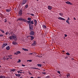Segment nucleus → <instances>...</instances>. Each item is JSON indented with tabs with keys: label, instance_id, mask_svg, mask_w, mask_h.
Returning a JSON list of instances; mask_svg holds the SVG:
<instances>
[{
	"label": "nucleus",
	"instance_id": "338daca9",
	"mask_svg": "<svg viewBox=\"0 0 78 78\" xmlns=\"http://www.w3.org/2000/svg\"><path fill=\"white\" fill-rule=\"evenodd\" d=\"M37 1H38V0H36Z\"/></svg>",
	"mask_w": 78,
	"mask_h": 78
},
{
	"label": "nucleus",
	"instance_id": "f257e3e1",
	"mask_svg": "<svg viewBox=\"0 0 78 78\" xmlns=\"http://www.w3.org/2000/svg\"><path fill=\"white\" fill-rule=\"evenodd\" d=\"M9 38L10 39H14L15 41H17V37H16V36L15 35H12L11 36H10Z\"/></svg>",
	"mask_w": 78,
	"mask_h": 78
},
{
	"label": "nucleus",
	"instance_id": "603ef678",
	"mask_svg": "<svg viewBox=\"0 0 78 78\" xmlns=\"http://www.w3.org/2000/svg\"><path fill=\"white\" fill-rule=\"evenodd\" d=\"M20 71H22V70L21 69H20Z\"/></svg>",
	"mask_w": 78,
	"mask_h": 78
},
{
	"label": "nucleus",
	"instance_id": "72a5a7b5",
	"mask_svg": "<svg viewBox=\"0 0 78 78\" xmlns=\"http://www.w3.org/2000/svg\"><path fill=\"white\" fill-rule=\"evenodd\" d=\"M3 36V34H0V37H2Z\"/></svg>",
	"mask_w": 78,
	"mask_h": 78
},
{
	"label": "nucleus",
	"instance_id": "dca6fc26",
	"mask_svg": "<svg viewBox=\"0 0 78 78\" xmlns=\"http://www.w3.org/2000/svg\"><path fill=\"white\" fill-rule=\"evenodd\" d=\"M12 44L13 45H17V43L15 41H13L12 42Z\"/></svg>",
	"mask_w": 78,
	"mask_h": 78
},
{
	"label": "nucleus",
	"instance_id": "bf43d9fd",
	"mask_svg": "<svg viewBox=\"0 0 78 78\" xmlns=\"http://www.w3.org/2000/svg\"><path fill=\"white\" fill-rule=\"evenodd\" d=\"M27 62H28V61H29V60H27Z\"/></svg>",
	"mask_w": 78,
	"mask_h": 78
},
{
	"label": "nucleus",
	"instance_id": "7ed1b4c3",
	"mask_svg": "<svg viewBox=\"0 0 78 78\" xmlns=\"http://www.w3.org/2000/svg\"><path fill=\"white\" fill-rule=\"evenodd\" d=\"M27 1H28V0H23L22 2V5H24L25 4L27 3Z\"/></svg>",
	"mask_w": 78,
	"mask_h": 78
},
{
	"label": "nucleus",
	"instance_id": "c03bdc74",
	"mask_svg": "<svg viewBox=\"0 0 78 78\" xmlns=\"http://www.w3.org/2000/svg\"><path fill=\"white\" fill-rule=\"evenodd\" d=\"M33 69H37V68H33Z\"/></svg>",
	"mask_w": 78,
	"mask_h": 78
},
{
	"label": "nucleus",
	"instance_id": "b1692460",
	"mask_svg": "<svg viewBox=\"0 0 78 78\" xmlns=\"http://www.w3.org/2000/svg\"><path fill=\"white\" fill-rule=\"evenodd\" d=\"M42 27L43 28H47L46 26L45 25H43L42 26Z\"/></svg>",
	"mask_w": 78,
	"mask_h": 78
},
{
	"label": "nucleus",
	"instance_id": "774afa93",
	"mask_svg": "<svg viewBox=\"0 0 78 78\" xmlns=\"http://www.w3.org/2000/svg\"><path fill=\"white\" fill-rule=\"evenodd\" d=\"M0 67H1V66H0Z\"/></svg>",
	"mask_w": 78,
	"mask_h": 78
},
{
	"label": "nucleus",
	"instance_id": "f8f14e48",
	"mask_svg": "<svg viewBox=\"0 0 78 78\" xmlns=\"http://www.w3.org/2000/svg\"><path fill=\"white\" fill-rule=\"evenodd\" d=\"M6 49L7 50H9V49H10V47H9V46H7L6 47Z\"/></svg>",
	"mask_w": 78,
	"mask_h": 78
},
{
	"label": "nucleus",
	"instance_id": "052dcab7",
	"mask_svg": "<svg viewBox=\"0 0 78 78\" xmlns=\"http://www.w3.org/2000/svg\"><path fill=\"white\" fill-rule=\"evenodd\" d=\"M20 78H22V77H20Z\"/></svg>",
	"mask_w": 78,
	"mask_h": 78
},
{
	"label": "nucleus",
	"instance_id": "f704fd0d",
	"mask_svg": "<svg viewBox=\"0 0 78 78\" xmlns=\"http://www.w3.org/2000/svg\"><path fill=\"white\" fill-rule=\"evenodd\" d=\"M42 73H43V74H44V75H45V74H46V73L45 72H42Z\"/></svg>",
	"mask_w": 78,
	"mask_h": 78
},
{
	"label": "nucleus",
	"instance_id": "680f3d73",
	"mask_svg": "<svg viewBox=\"0 0 78 78\" xmlns=\"http://www.w3.org/2000/svg\"><path fill=\"white\" fill-rule=\"evenodd\" d=\"M37 69H38V70H40V69H38V68H37Z\"/></svg>",
	"mask_w": 78,
	"mask_h": 78
},
{
	"label": "nucleus",
	"instance_id": "4c0bfd02",
	"mask_svg": "<svg viewBox=\"0 0 78 78\" xmlns=\"http://www.w3.org/2000/svg\"><path fill=\"white\" fill-rule=\"evenodd\" d=\"M22 66L23 67H25V65L22 64Z\"/></svg>",
	"mask_w": 78,
	"mask_h": 78
},
{
	"label": "nucleus",
	"instance_id": "a19ab883",
	"mask_svg": "<svg viewBox=\"0 0 78 78\" xmlns=\"http://www.w3.org/2000/svg\"><path fill=\"white\" fill-rule=\"evenodd\" d=\"M7 22V20L5 19V22Z\"/></svg>",
	"mask_w": 78,
	"mask_h": 78
},
{
	"label": "nucleus",
	"instance_id": "4be33fe9",
	"mask_svg": "<svg viewBox=\"0 0 78 78\" xmlns=\"http://www.w3.org/2000/svg\"><path fill=\"white\" fill-rule=\"evenodd\" d=\"M6 12H10V11H11V9H6Z\"/></svg>",
	"mask_w": 78,
	"mask_h": 78
},
{
	"label": "nucleus",
	"instance_id": "6ab92c4d",
	"mask_svg": "<svg viewBox=\"0 0 78 78\" xmlns=\"http://www.w3.org/2000/svg\"><path fill=\"white\" fill-rule=\"evenodd\" d=\"M22 49L23 50H24V51H28V49H27L25 48H23Z\"/></svg>",
	"mask_w": 78,
	"mask_h": 78
},
{
	"label": "nucleus",
	"instance_id": "ddd939ff",
	"mask_svg": "<svg viewBox=\"0 0 78 78\" xmlns=\"http://www.w3.org/2000/svg\"><path fill=\"white\" fill-rule=\"evenodd\" d=\"M36 45V42L35 41H34V43H33L32 44V45H33V46H34Z\"/></svg>",
	"mask_w": 78,
	"mask_h": 78
},
{
	"label": "nucleus",
	"instance_id": "0e129e2a",
	"mask_svg": "<svg viewBox=\"0 0 78 78\" xmlns=\"http://www.w3.org/2000/svg\"><path fill=\"white\" fill-rule=\"evenodd\" d=\"M36 56H38V55H37Z\"/></svg>",
	"mask_w": 78,
	"mask_h": 78
},
{
	"label": "nucleus",
	"instance_id": "5701e85b",
	"mask_svg": "<svg viewBox=\"0 0 78 78\" xmlns=\"http://www.w3.org/2000/svg\"><path fill=\"white\" fill-rule=\"evenodd\" d=\"M30 24H34V21L33 20H32L31 22L30 21Z\"/></svg>",
	"mask_w": 78,
	"mask_h": 78
},
{
	"label": "nucleus",
	"instance_id": "8fccbe9b",
	"mask_svg": "<svg viewBox=\"0 0 78 78\" xmlns=\"http://www.w3.org/2000/svg\"><path fill=\"white\" fill-rule=\"evenodd\" d=\"M8 56L9 58L10 56H11V55H8Z\"/></svg>",
	"mask_w": 78,
	"mask_h": 78
},
{
	"label": "nucleus",
	"instance_id": "e433bc0d",
	"mask_svg": "<svg viewBox=\"0 0 78 78\" xmlns=\"http://www.w3.org/2000/svg\"><path fill=\"white\" fill-rule=\"evenodd\" d=\"M57 72L58 73H59V74H60V73H61V72H60L59 71H58Z\"/></svg>",
	"mask_w": 78,
	"mask_h": 78
},
{
	"label": "nucleus",
	"instance_id": "aec40b11",
	"mask_svg": "<svg viewBox=\"0 0 78 78\" xmlns=\"http://www.w3.org/2000/svg\"><path fill=\"white\" fill-rule=\"evenodd\" d=\"M23 21L24 22H27V20H25V19H23V20H22V21Z\"/></svg>",
	"mask_w": 78,
	"mask_h": 78
},
{
	"label": "nucleus",
	"instance_id": "6e6d98bb",
	"mask_svg": "<svg viewBox=\"0 0 78 78\" xmlns=\"http://www.w3.org/2000/svg\"><path fill=\"white\" fill-rule=\"evenodd\" d=\"M20 73H23L22 72H20Z\"/></svg>",
	"mask_w": 78,
	"mask_h": 78
},
{
	"label": "nucleus",
	"instance_id": "3c124183",
	"mask_svg": "<svg viewBox=\"0 0 78 78\" xmlns=\"http://www.w3.org/2000/svg\"><path fill=\"white\" fill-rule=\"evenodd\" d=\"M43 71L44 72H45V69H44Z\"/></svg>",
	"mask_w": 78,
	"mask_h": 78
},
{
	"label": "nucleus",
	"instance_id": "4468645a",
	"mask_svg": "<svg viewBox=\"0 0 78 78\" xmlns=\"http://www.w3.org/2000/svg\"><path fill=\"white\" fill-rule=\"evenodd\" d=\"M22 10H20L19 12V14L20 15H22Z\"/></svg>",
	"mask_w": 78,
	"mask_h": 78
},
{
	"label": "nucleus",
	"instance_id": "0eeeda50",
	"mask_svg": "<svg viewBox=\"0 0 78 78\" xmlns=\"http://www.w3.org/2000/svg\"><path fill=\"white\" fill-rule=\"evenodd\" d=\"M58 19H59V20H66L64 18L61 17H58Z\"/></svg>",
	"mask_w": 78,
	"mask_h": 78
},
{
	"label": "nucleus",
	"instance_id": "1a4fd4ad",
	"mask_svg": "<svg viewBox=\"0 0 78 78\" xmlns=\"http://www.w3.org/2000/svg\"><path fill=\"white\" fill-rule=\"evenodd\" d=\"M23 18L22 17L19 18L17 20H19L20 21H22Z\"/></svg>",
	"mask_w": 78,
	"mask_h": 78
},
{
	"label": "nucleus",
	"instance_id": "6e6552de",
	"mask_svg": "<svg viewBox=\"0 0 78 78\" xmlns=\"http://www.w3.org/2000/svg\"><path fill=\"white\" fill-rule=\"evenodd\" d=\"M48 9H49V10H51L52 9V7L50 6H48Z\"/></svg>",
	"mask_w": 78,
	"mask_h": 78
},
{
	"label": "nucleus",
	"instance_id": "4d7b16f0",
	"mask_svg": "<svg viewBox=\"0 0 78 78\" xmlns=\"http://www.w3.org/2000/svg\"><path fill=\"white\" fill-rule=\"evenodd\" d=\"M9 58L10 59H12V58Z\"/></svg>",
	"mask_w": 78,
	"mask_h": 78
},
{
	"label": "nucleus",
	"instance_id": "39448f33",
	"mask_svg": "<svg viewBox=\"0 0 78 78\" xmlns=\"http://www.w3.org/2000/svg\"><path fill=\"white\" fill-rule=\"evenodd\" d=\"M30 34L31 36H33L34 34V32L33 31H32L30 32Z\"/></svg>",
	"mask_w": 78,
	"mask_h": 78
},
{
	"label": "nucleus",
	"instance_id": "9d476101",
	"mask_svg": "<svg viewBox=\"0 0 78 78\" xmlns=\"http://www.w3.org/2000/svg\"><path fill=\"white\" fill-rule=\"evenodd\" d=\"M34 21L35 22V23H34L35 25V26H36V25H37V20H34Z\"/></svg>",
	"mask_w": 78,
	"mask_h": 78
},
{
	"label": "nucleus",
	"instance_id": "e2e57ef3",
	"mask_svg": "<svg viewBox=\"0 0 78 78\" xmlns=\"http://www.w3.org/2000/svg\"><path fill=\"white\" fill-rule=\"evenodd\" d=\"M39 56H38V57H39Z\"/></svg>",
	"mask_w": 78,
	"mask_h": 78
},
{
	"label": "nucleus",
	"instance_id": "20e7f679",
	"mask_svg": "<svg viewBox=\"0 0 78 78\" xmlns=\"http://www.w3.org/2000/svg\"><path fill=\"white\" fill-rule=\"evenodd\" d=\"M20 53H21L20 51H17L15 53L14 55H17L20 54Z\"/></svg>",
	"mask_w": 78,
	"mask_h": 78
},
{
	"label": "nucleus",
	"instance_id": "5fc2aeb1",
	"mask_svg": "<svg viewBox=\"0 0 78 78\" xmlns=\"http://www.w3.org/2000/svg\"><path fill=\"white\" fill-rule=\"evenodd\" d=\"M30 78H34L33 77H31Z\"/></svg>",
	"mask_w": 78,
	"mask_h": 78
},
{
	"label": "nucleus",
	"instance_id": "423d86ee",
	"mask_svg": "<svg viewBox=\"0 0 78 78\" xmlns=\"http://www.w3.org/2000/svg\"><path fill=\"white\" fill-rule=\"evenodd\" d=\"M6 45H8V44L7 43L6 44H4L2 46V48H3L5 47L6 46Z\"/></svg>",
	"mask_w": 78,
	"mask_h": 78
},
{
	"label": "nucleus",
	"instance_id": "a18cd8bd",
	"mask_svg": "<svg viewBox=\"0 0 78 78\" xmlns=\"http://www.w3.org/2000/svg\"><path fill=\"white\" fill-rule=\"evenodd\" d=\"M65 37H67V35L66 34H65Z\"/></svg>",
	"mask_w": 78,
	"mask_h": 78
},
{
	"label": "nucleus",
	"instance_id": "cd10ccee",
	"mask_svg": "<svg viewBox=\"0 0 78 78\" xmlns=\"http://www.w3.org/2000/svg\"><path fill=\"white\" fill-rule=\"evenodd\" d=\"M27 20H30L31 21V18H30V17H28V19H27Z\"/></svg>",
	"mask_w": 78,
	"mask_h": 78
},
{
	"label": "nucleus",
	"instance_id": "bb28decb",
	"mask_svg": "<svg viewBox=\"0 0 78 78\" xmlns=\"http://www.w3.org/2000/svg\"><path fill=\"white\" fill-rule=\"evenodd\" d=\"M66 23H68V24H69H69H70V23L69 22V21L68 20H67L66 21Z\"/></svg>",
	"mask_w": 78,
	"mask_h": 78
},
{
	"label": "nucleus",
	"instance_id": "09e8293b",
	"mask_svg": "<svg viewBox=\"0 0 78 78\" xmlns=\"http://www.w3.org/2000/svg\"><path fill=\"white\" fill-rule=\"evenodd\" d=\"M62 52L63 53H64V52H65V51H62Z\"/></svg>",
	"mask_w": 78,
	"mask_h": 78
},
{
	"label": "nucleus",
	"instance_id": "2eb2a0df",
	"mask_svg": "<svg viewBox=\"0 0 78 78\" xmlns=\"http://www.w3.org/2000/svg\"><path fill=\"white\" fill-rule=\"evenodd\" d=\"M30 37L31 38L30 39L31 40V41H33V40L34 39V37L33 36H30Z\"/></svg>",
	"mask_w": 78,
	"mask_h": 78
},
{
	"label": "nucleus",
	"instance_id": "c85d7f7f",
	"mask_svg": "<svg viewBox=\"0 0 78 78\" xmlns=\"http://www.w3.org/2000/svg\"><path fill=\"white\" fill-rule=\"evenodd\" d=\"M27 22L28 23H31V20L27 21Z\"/></svg>",
	"mask_w": 78,
	"mask_h": 78
},
{
	"label": "nucleus",
	"instance_id": "412c9836",
	"mask_svg": "<svg viewBox=\"0 0 78 78\" xmlns=\"http://www.w3.org/2000/svg\"><path fill=\"white\" fill-rule=\"evenodd\" d=\"M66 76L67 78H69V76H70V74H67Z\"/></svg>",
	"mask_w": 78,
	"mask_h": 78
},
{
	"label": "nucleus",
	"instance_id": "473e14b6",
	"mask_svg": "<svg viewBox=\"0 0 78 78\" xmlns=\"http://www.w3.org/2000/svg\"><path fill=\"white\" fill-rule=\"evenodd\" d=\"M66 54V55H68V56L69 55H70V54L69 53V52H67Z\"/></svg>",
	"mask_w": 78,
	"mask_h": 78
},
{
	"label": "nucleus",
	"instance_id": "a211bd4d",
	"mask_svg": "<svg viewBox=\"0 0 78 78\" xmlns=\"http://www.w3.org/2000/svg\"><path fill=\"white\" fill-rule=\"evenodd\" d=\"M28 4H27L26 5H25L24 7L25 9H27V8H28Z\"/></svg>",
	"mask_w": 78,
	"mask_h": 78
},
{
	"label": "nucleus",
	"instance_id": "393cba45",
	"mask_svg": "<svg viewBox=\"0 0 78 78\" xmlns=\"http://www.w3.org/2000/svg\"><path fill=\"white\" fill-rule=\"evenodd\" d=\"M0 31H1L2 33H5V31H4V30L2 29H0Z\"/></svg>",
	"mask_w": 78,
	"mask_h": 78
},
{
	"label": "nucleus",
	"instance_id": "864d4df0",
	"mask_svg": "<svg viewBox=\"0 0 78 78\" xmlns=\"http://www.w3.org/2000/svg\"><path fill=\"white\" fill-rule=\"evenodd\" d=\"M29 75H31V73H29Z\"/></svg>",
	"mask_w": 78,
	"mask_h": 78
},
{
	"label": "nucleus",
	"instance_id": "79ce46f5",
	"mask_svg": "<svg viewBox=\"0 0 78 78\" xmlns=\"http://www.w3.org/2000/svg\"><path fill=\"white\" fill-rule=\"evenodd\" d=\"M6 34L7 35H8V32H7L6 33Z\"/></svg>",
	"mask_w": 78,
	"mask_h": 78
},
{
	"label": "nucleus",
	"instance_id": "f3484780",
	"mask_svg": "<svg viewBox=\"0 0 78 78\" xmlns=\"http://www.w3.org/2000/svg\"><path fill=\"white\" fill-rule=\"evenodd\" d=\"M15 75L16 76H18V77H20V74H15Z\"/></svg>",
	"mask_w": 78,
	"mask_h": 78
},
{
	"label": "nucleus",
	"instance_id": "ea45409f",
	"mask_svg": "<svg viewBox=\"0 0 78 78\" xmlns=\"http://www.w3.org/2000/svg\"><path fill=\"white\" fill-rule=\"evenodd\" d=\"M70 20V18H69V17H68V19L67 20Z\"/></svg>",
	"mask_w": 78,
	"mask_h": 78
},
{
	"label": "nucleus",
	"instance_id": "a878e982",
	"mask_svg": "<svg viewBox=\"0 0 78 78\" xmlns=\"http://www.w3.org/2000/svg\"><path fill=\"white\" fill-rule=\"evenodd\" d=\"M37 66L38 67H41L42 64H38L37 65Z\"/></svg>",
	"mask_w": 78,
	"mask_h": 78
},
{
	"label": "nucleus",
	"instance_id": "de8ad7c7",
	"mask_svg": "<svg viewBox=\"0 0 78 78\" xmlns=\"http://www.w3.org/2000/svg\"><path fill=\"white\" fill-rule=\"evenodd\" d=\"M29 62H31V61H31V60H29Z\"/></svg>",
	"mask_w": 78,
	"mask_h": 78
},
{
	"label": "nucleus",
	"instance_id": "9b49d317",
	"mask_svg": "<svg viewBox=\"0 0 78 78\" xmlns=\"http://www.w3.org/2000/svg\"><path fill=\"white\" fill-rule=\"evenodd\" d=\"M66 4H68L69 5H72V3L69 1L66 2Z\"/></svg>",
	"mask_w": 78,
	"mask_h": 78
},
{
	"label": "nucleus",
	"instance_id": "37998d69",
	"mask_svg": "<svg viewBox=\"0 0 78 78\" xmlns=\"http://www.w3.org/2000/svg\"><path fill=\"white\" fill-rule=\"evenodd\" d=\"M17 72L18 73H20V72L19 71H18Z\"/></svg>",
	"mask_w": 78,
	"mask_h": 78
},
{
	"label": "nucleus",
	"instance_id": "c756f323",
	"mask_svg": "<svg viewBox=\"0 0 78 78\" xmlns=\"http://www.w3.org/2000/svg\"><path fill=\"white\" fill-rule=\"evenodd\" d=\"M21 62V60L20 59L18 60V61L17 62L18 63H19V62Z\"/></svg>",
	"mask_w": 78,
	"mask_h": 78
},
{
	"label": "nucleus",
	"instance_id": "c9c22d12",
	"mask_svg": "<svg viewBox=\"0 0 78 78\" xmlns=\"http://www.w3.org/2000/svg\"><path fill=\"white\" fill-rule=\"evenodd\" d=\"M30 15L31 16H34V14H32V13L30 14Z\"/></svg>",
	"mask_w": 78,
	"mask_h": 78
},
{
	"label": "nucleus",
	"instance_id": "58836bf2",
	"mask_svg": "<svg viewBox=\"0 0 78 78\" xmlns=\"http://www.w3.org/2000/svg\"><path fill=\"white\" fill-rule=\"evenodd\" d=\"M29 55H33V53H29Z\"/></svg>",
	"mask_w": 78,
	"mask_h": 78
},
{
	"label": "nucleus",
	"instance_id": "2f4dec72",
	"mask_svg": "<svg viewBox=\"0 0 78 78\" xmlns=\"http://www.w3.org/2000/svg\"><path fill=\"white\" fill-rule=\"evenodd\" d=\"M15 70H16V69H12V70L11 71H12V72H15Z\"/></svg>",
	"mask_w": 78,
	"mask_h": 78
},
{
	"label": "nucleus",
	"instance_id": "49530a36",
	"mask_svg": "<svg viewBox=\"0 0 78 78\" xmlns=\"http://www.w3.org/2000/svg\"><path fill=\"white\" fill-rule=\"evenodd\" d=\"M73 19L74 20H76V18H75V17H73Z\"/></svg>",
	"mask_w": 78,
	"mask_h": 78
},
{
	"label": "nucleus",
	"instance_id": "7c9ffc66",
	"mask_svg": "<svg viewBox=\"0 0 78 78\" xmlns=\"http://www.w3.org/2000/svg\"><path fill=\"white\" fill-rule=\"evenodd\" d=\"M59 15H60V16H63V14H62V13H60Z\"/></svg>",
	"mask_w": 78,
	"mask_h": 78
},
{
	"label": "nucleus",
	"instance_id": "13d9d810",
	"mask_svg": "<svg viewBox=\"0 0 78 78\" xmlns=\"http://www.w3.org/2000/svg\"><path fill=\"white\" fill-rule=\"evenodd\" d=\"M9 58H7V60H8V59H9Z\"/></svg>",
	"mask_w": 78,
	"mask_h": 78
},
{
	"label": "nucleus",
	"instance_id": "f03ea898",
	"mask_svg": "<svg viewBox=\"0 0 78 78\" xmlns=\"http://www.w3.org/2000/svg\"><path fill=\"white\" fill-rule=\"evenodd\" d=\"M29 30L30 31H31L33 30V27L30 24H29Z\"/></svg>",
	"mask_w": 78,
	"mask_h": 78
},
{
	"label": "nucleus",
	"instance_id": "69168bd1",
	"mask_svg": "<svg viewBox=\"0 0 78 78\" xmlns=\"http://www.w3.org/2000/svg\"><path fill=\"white\" fill-rule=\"evenodd\" d=\"M72 59H73V58H72Z\"/></svg>",
	"mask_w": 78,
	"mask_h": 78
}]
</instances>
